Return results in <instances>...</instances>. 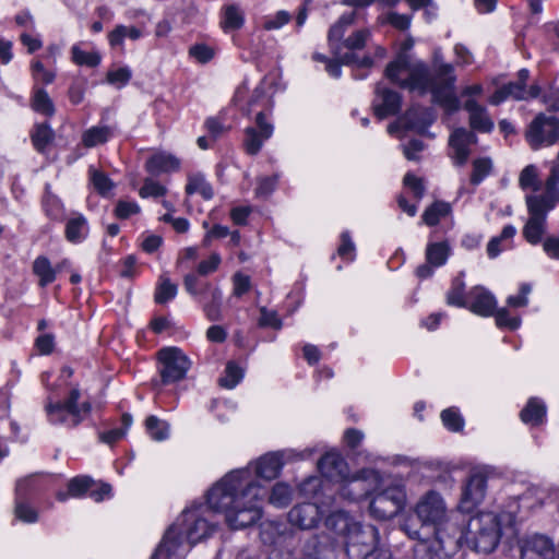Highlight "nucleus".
<instances>
[{
    "label": "nucleus",
    "instance_id": "4be33fe9",
    "mask_svg": "<svg viewBox=\"0 0 559 559\" xmlns=\"http://www.w3.org/2000/svg\"><path fill=\"white\" fill-rule=\"evenodd\" d=\"M463 107L468 112V121L473 130L488 133L493 129V121L486 107L481 106L476 99H465Z\"/></svg>",
    "mask_w": 559,
    "mask_h": 559
},
{
    "label": "nucleus",
    "instance_id": "5fc2aeb1",
    "mask_svg": "<svg viewBox=\"0 0 559 559\" xmlns=\"http://www.w3.org/2000/svg\"><path fill=\"white\" fill-rule=\"evenodd\" d=\"M189 56L199 63L204 64L214 58L215 50L206 44H195L189 48Z\"/></svg>",
    "mask_w": 559,
    "mask_h": 559
},
{
    "label": "nucleus",
    "instance_id": "e433bc0d",
    "mask_svg": "<svg viewBox=\"0 0 559 559\" xmlns=\"http://www.w3.org/2000/svg\"><path fill=\"white\" fill-rule=\"evenodd\" d=\"M293 498V490L286 483H276L270 493L269 502L276 508H284L289 504Z\"/></svg>",
    "mask_w": 559,
    "mask_h": 559
},
{
    "label": "nucleus",
    "instance_id": "a19ab883",
    "mask_svg": "<svg viewBox=\"0 0 559 559\" xmlns=\"http://www.w3.org/2000/svg\"><path fill=\"white\" fill-rule=\"evenodd\" d=\"M203 311L210 321L222 320V290L218 287L211 289V299L203 305Z\"/></svg>",
    "mask_w": 559,
    "mask_h": 559
},
{
    "label": "nucleus",
    "instance_id": "69168bd1",
    "mask_svg": "<svg viewBox=\"0 0 559 559\" xmlns=\"http://www.w3.org/2000/svg\"><path fill=\"white\" fill-rule=\"evenodd\" d=\"M44 209L46 214L53 219L60 218L63 213L60 200L49 193H47L44 199Z\"/></svg>",
    "mask_w": 559,
    "mask_h": 559
},
{
    "label": "nucleus",
    "instance_id": "6ab92c4d",
    "mask_svg": "<svg viewBox=\"0 0 559 559\" xmlns=\"http://www.w3.org/2000/svg\"><path fill=\"white\" fill-rule=\"evenodd\" d=\"M321 474L333 481H343L347 476V464L335 451L325 453L318 463Z\"/></svg>",
    "mask_w": 559,
    "mask_h": 559
},
{
    "label": "nucleus",
    "instance_id": "c85d7f7f",
    "mask_svg": "<svg viewBox=\"0 0 559 559\" xmlns=\"http://www.w3.org/2000/svg\"><path fill=\"white\" fill-rule=\"evenodd\" d=\"M520 416L522 421L525 424L533 426L539 425L546 416V405L540 400L533 397L522 409Z\"/></svg>",
    "mask_w": 559,
    "mask_h": 559
},
{
    "label": "nucleus",
    "instance_id": "473e14b6",
    "mask_svg": "<svg viewBox=\"0 0 559 559\" xmlns=\"http://www.w3.org/2000/svg\"><path fill=\"white\" fill-rule=\"evenodd\" d=\"M559 183V152L550 165V175L545 183V192L539 197L557 204Z\"/></svg>",
    "mask_w": 559,
    "mask_h": 559
},
{
    "label": "nucleus",
    "instance_id": "9d476101",
    "mask_svg": "<svg viewBox=\"0 0 559 559\" xmlns=\"http://www.w3.org/2000/svg\"><path fill=\"white\" fill-rule=\"evenodd\" d=\"M526 205L530 216L523 227V236L531 245H537L546 231L547 214L556 203L538 195H527Z\"/></svg>",
    "mask_w": 559,
    "mask_h": 559
},
{
    "label": "nucleus",
    "instance_id": "412c9836",
    "mask_svg": "<svg viewBox=\"0 0 559 559\" xmlns=\"http://www.w3.org/2000/svg\"><path fill=\"white\" fill-rule=\"evenodd\" d=\"M473 140L474 134L464 128H459L452 132L449 145L451 148V157L456 165L466 163L469 156V145Z\"/></svg>",
    "mask_w": 559,
    "mask_h": 559
},
{
    "label": "nucleus",
    "instance_id": "1a4fd4ad",
    "mask_svg": "<svg viewBox=\"0 0 559 559\" xmlns=\"http://www.w3.org/2000/svg\"><path fill=\"white\" fill-rule=\"evenodd\" d=\"M373 493L369 511L378 520H389L405 507L406 492L401 484L384 486V480L382 479L380 488Z\"/></svg>",
    "mask_w": 559,
    "mask_h": 559
},
{
    "label": "nucleus",
    "instance_id": "393cba45",
    "mask_svg": "<svg viewBox=\"0 0 559 559\" xmlns=\"http://www.w3.org/2000/svg\"><path fill=\"white\" fill-rule=\"evenodd\" d=\"M528 75V71L526 69H522L519 71L518 81L507 84L509 98L526 100L538 96L539 87L537 85H532L528 90L525 87Z\"/></svg>",
    "mask_w": 559,
    "mask_h": 559
},
{
    "label": "nucleus",
    "instance_id": "e2e57ef3",
    "mask_svg": "<svg viewBox=\"0 0 559 559\" xmlns=\"http://www.w3.org/2000/svg\"><path fill=\"white\" fill-rule=\"evenodd\" d=\"M91 180L94 188L100 194H107L114 186L111 180L104 173L95 169L91 170Z\"/></svg>",
    "mask_w": 559,
    "mask_h": 559
},
{
    "label": "nucleus",
    "instance_id": "de8ad7c7",
    "mask_svg": "<svg viewBox=\"0 0 559 559\" xmlns=\"http://www.w3.org/2000/svg\"><path fill=\"white\" fill-rule=\"evenodd\" d=\"M370 36L371 33L369 29H358L343 41L342 49L347 48L349 50L348 52L362 49Z\"/></svg>",
    "mask_w": 559,
    "mask_h": 559
},
{
    "label": "nucleus",
    "instance_id": "4c0bfd02",
    "mask_svg": "<svg viewBox=\"0 0 559 559\" xmlns=\"http://www.w3.org/2000/svg\"><path fill=\"white\" fill-rule=\"evenodd\" d=\"M71 59L78 66L97 67L102 57L97 51H84L79 44L71 47Z\"/></svg>",
    "mask_w": 559,
    "mask_h": 559
},
{
    "label": "nucleus",
    "instance_id": "49530a36",
    "mask_svg": "<svg viewBox=\"0 0 559 559\" xmlns=\"http://www.w3.org/2000/svg\"><path fill=\"white\" fill-rule=\"evenodd\" d=\"M242 370L233 361L228 362L224 376L219 379V384L226 389H234L242 379Z\"/></svg>",
    "mask_w": 559,
    "mask_h": 559
},
{
    "label": "nucleus",
    "instance_id": "052dcab7",
    "mask_svg": "<svg viewBox=\"0 0 559 559\" xmlns=\"http://www.w3.org/2000/svg\"><path fill=\"white\" fill-rule=\"evenodd\" d=\"M92 479L90 477H74L69 481L68 490L71 497H81L87 492L92 487Z\"/></svg>",
    "mask_w": 559,
    "mask_h": 559
},
{
    "label": "nucleus",
    "instance_id": "37998d69",
    "mask_svg": "<svg viewBox=\"0 0 559 559\" xmlns=\"http://www.w3.org/2000/svg\"><path fill=\"white\" fill-rule=\"evenodd\" d=\"M121 424H122V427L112 428L108 431L103 432L100 435V440L105 443L112 444V443L119 441L120 439H122L126 436L128 429L132 425L131 415H129V414L122 415Z\"/></svg>",
    "mask_w": 559,
    "mask_h": 559
},
{
    "label": "nucleus",
    "instance_id": "2eb2a0df",
    "mask_svg": "<svg viewBox=\"0 0 559 559\" xmlns=\"http://www.w3.org/2000/svg\"><path fill=\"white\" fill-rule=\"evenodd\" d=\"M530 145L537 148L542 145H551L559 139V119L543 114L538 115L526 131Z\"/></svg>",
    "mask_w": 559,
    "mask_h": 559
},
{
    "label": "nucleus",
    "instance_id": "dca6fc26",
    "mask_svg": "<svg viewBox=\"0 0 559 559\" xmlns=\"http://www.w3.org/2000/svg\"><path fill=\"white\" fill-rule=\"evenodd\" d=\"M522 559H554V543L545 535L535 534L521 542Z\"/></svg>",
    "mask_w": 559,
    "mask_h": 559
},
{
    "label": "nucleus",
    "instance_id": "cd10ccee",
    "mask_svg": "<svg viewBox=\"0 0 559 559\" xmlns=\"http://www.w3.org/2000/svg\"><path fill=\"white\" fill-rule=\"evenodd\" d=\"M33 273L38 277V284L45 287L56 280L57 270L45 255H38L32 266Z\"/></svg>",
    "mask_w": 559,
    "mask_h": 559
},
{
    "label": "nucleus",
    "instance_id": "f3484780",
    "mask_svg": "<svg viewBox=\"0 0 559 559\" xmlns=\"http://www.w3.org/2000/svg\"><path fill=\"white\" fill-rule=\"evenodd\" d=\"M324 510L316 503H302L294 507L288 513L289 522L301 530L314 527Z\"/></svg>",
    "mask_w": 559,
    "mask_h": 559
},
{
    "label": "nucleus",
    "instance_id": "ddd939ff",
    "mask_svg": "<svg viewBox=\"0 0 559 559\" xmlns=\"http://www.w3.org/2000/svg\"><path fill=\"white\" fill-rule=\"evenodd\" d=\"M340 488V496L349 501H358L377 491L382 478L374 469H361L357 474L345 477Z\"/></svg>",
    "mask_w": 559,
    "mask_h": 559
},
{
    "label": "nucleus",
    "instance_id": "7c9ffc66",
    "mask_svg": "<svg viewBox=\"0 0 559 559\" xmlns=\"http://www.w3.org/2000/svg\"><path fill=\"white\" fill-rule=\"evenodd\" d=\"M112 135V130L107 126H95L87 129L82 135V143L85 147H94L106 143Z\"/></svg>",
    "mask_w": 559,
    "mask_h": 559
},
{
    "label": "nucleus",
    "instance_id": "774afa93",
    "mask_svg": "<svg viewBox=\"0 0 559 559\" xmlns=\"http://www.w3.org/2000/svg\"><path fill=\"white\" fill-rule=\"evenodd\" d=\"M532 292V286L527 283H523L520 286V293L516 296H509L507 304L513 308L525 307L528 305V296Z\"/></svg>",
    "mask_w": 559,
    "mask_h": 559
},
{
    "label": "nucleus",
    "instance_id": "b1692460",
    "mask_svg": "<svg viewBox=\"0 0 559 559\" xmlns=\"http://www.w3.org/2000/svg\"><path fill=\"white\" fill-rule=\"evenodd\" d=\"M145 168L152 175L171 173L180 168V160L173 154L158 152L147 159Z\"/></svg>",
    "mask_w": 559,
    "mask_h": 559
},
{
    "label": "nucleus",
    "instance_id": "79ce46f5",
    "mask_svg": "<svg viewBox=\"0 0 559 559\" xmlns=\"http://www.w3.org/2000/svg\"><path fill=\"white\" fill-rule=\"evenodd\" d=\"M183 286L186 292L192 297L202 296L207 292L211 293V289H213L209 282H202L194 273L185 275Z\"/></svg>",
    "mask_w": 559,
    "mask_h": 559
},
{
    "label": "nucleus",
    "instance_id": "aec40b11",
    "mask_svg": "<svg viewBox=\"0 0 559 559\" xmlns=\"http://www.w3.org/2000/svg\"><path fill=\"white\" fill-rule=\"evenodd\" d=\"M377 96L373 102L374 114L379 119L395 115L401 107V97L396 92L377 86Z\"/></svg>",
    "mask_w": 559,
    "mask_h": 559
},
{
    "label": "nucleus",
    "instance_id": "39448f33",
    "mask_svg": "<svg viewBox=\"0 0 559 559\" xmlns=\"http://www.w3.org/2000/svg\"><path fill=\"white\" fill-rule=\"evenodd\" d=\"M513 518L507 513L480 512L472 516L464 527L460 526V539L457 547L463 543L471 549L489 554L496 549L499 544L502 525L511 524Z\"/></svg>",
    "mask_w": 559,
    "mask_h": 559
},
{
    "label": "nucleus",
    "instance_id": "c9c22d12",
    "mask_svg": "<svg viewBox=\"0 0 559 559\" xmlns=\"http://www.w3.org/2000/svg\"><path fill=\"white\" fill-rule=\"evenodd\" d=\"M87 235V223L83 216H76L67 223L66 237L71 242H81Z\"/></svg>",
    "mask_w": 559,
    "mask_h": 559
},
{
    "label": "nucleus",
    "instance_id": "f03ea898",
    "mask_svg": "<svg viewBox=\"0 0 559 559\" xmlns=\"http://www.w3.org/2000/svg\"><path fill=\"white\" fill-rule=\"evenodd\" d=\"M385 76L409 91L430 92L433 100L449 114L460 108V100L454 93V68L442 62L439 52L435 56L432 73L421 61H413L407 55L402 53L386 67Z\"/></svg>",
    "mask_w": 559,
    "mask_h": 559
},
{
    "label": "nucleus",
    "instance_id": "f257e3e1",
    "mask_svg": "<svg viewBox=\"0 0 559 559\" xmlns=\"http://www.w3.org/2000/svg\"><path fill=\"white\" fill-rule=\"evenodd\" d=\"M312 448L302 451L286 449L269 452L246 467L234 469L207 491L211 508L225 513V521L233 530L255 524L262 518L265 489L257 478L273 480L278 477L285 463L310 457Z\"/></svg>",
    "mask_w": 559,
    "mask_h": 559
},
{
    "label": "nucleus",
    "instance_id": "a878e982",
    "mask_svg": "<svg viewBox=\"0 0 559 559\" xmlns=\"http://www.w3.org/2000/svg\"><path fill=\"white\" fill-rule=\"evenodd\" d=\"M143 36V31L140 27L133 25L118 24L115 28L108 33V43L112 48H119L123 50L124 40H138Z\"/></svg>",
    "mask_w": 559,
    "mask_h": 559
},
{
    "label": "nucleus",
    "instance_id": "603ef678",
    "mask_svg": "<svg viewBox=\"0 0 559 559\" xmlns=\"http://www.w3.org/2000/svg\"><path fill=\"white\" fill-rule=\"evenodd\" d=\"M290 20L292 15L287 11L281 10L274 14H270L264 17L263 28L265 31L281 29L284 25L289 23Z\"/></svg>",
    "mask_w": 559,
    "mask_h": 559
},
{
    "label": "nucleus",
    "instance_id": "c756f323",
    "mask_svg": "<svg viewBox=\"0 0 559 559\" xmlns=\"http://www.w3.org/2000/svg\"><path fill=\"white\" fill-rule=\"evenodd\" d=\"M450 254V247L448 242H431L426 248V261L433 267H439L445 264Z\"/></svg>",
    "mask_w": 559,
    "mask_h": 559
},
{
    "label": "nucleus",
    "instance_id": "a18cd8bd",
    "mask_svg": "<svg viewBox=\"0 0 559 559\" xmlns=\"http://www.w3.org/2000/svg\"><path fill=\"white\" fill-rule=\"evenodd\" d=\"M492 170V160L488 157L477 158L473 162V173L471 182L475 186L479 185Z\"/></svg>",
    "mask_w": 559,
    "mask_h": 559
},
{
    "label": "nucleus",
    "instance_id": "4468645a",
    "mask_svg": "<svg viewBox=\"0 0 559 559\" xmlns=\"http://www.w3.org/2000/svg\"><path fill=\"white\" fill-rule=\"evenodd\" d=\"M159 374L163 384H170L182 380L189 368L190 360L177 347H166L158 352Z\"/></svg>",
    "mask_w": 559,
    "mask_h": 559
},
{
    "label": "nucleus",
    "instance_id": "338daca9",
    "mask_svg": "<svg viewBox=\"0 0 559 559\" xmlns=\"http://www.w3.org/2000/svg\"><path fill=\"white\" fill-rule=\"evenodd\" d=\"M221 262V255L213 252L206 260H203L198 264V275L205 276L214 273L218 269Z\"/></svg>",
    "mask_w": 559,
    "mask_h": 559
},
{
    "label": "nucleus",
    "instance_id": "0eeeda50",
    "mask_svg": "<svg viewBox=\"0 0 559 559\" xmlns=\"http://www.w3.org/2000/svg\"><path fill=\"white\" fill-rule=\"evenodd\" d=\"M44 411L49 424L72 428L90 415L92 405L87 400L82 401V392L74 385L70 388L63 401H55L48 396Z\"/></svg>",
    "mask_w": 559,
    "mask_h": 559
},
{
    "label": "nucleus",
    "instance_id": "f8f14e48",
    "mask_svg": "<svg viewBox=\"0 0 559 559\" xmlns=\"http://www.w3.org/2000/svg\"><path fill=\"white\" fill-rule=\"evenodd\" d=\"M488 473L485 468H474L461 486L457 510L469 513L483 503L487 493Z\"/></svg>",
    "mask_w": 559,
    "mask_h": 559
},
{
    "label": "nucleus",
    "instance_id": "0e129e2a",
    "mask_svg": "<svg viewBox=\"0 0 559 559\" xmlns=\"http://www.w3.org/2000/svg\"><path fill=\"white\" fill-rule=\"evenodd\" d=\"M355 243L352 240L349 233L344 231L341 235V245L337 249V253L341 258L353 261L355 258Z\"/></svg>",
    "mask_w": 559,
    "mask_h": 559
},
{
    "label": "nucleus",
    "instance_id": "2f4dec72",
    "mask_svg": "<svg viewBox=\"0 0 559 559\" xmlns=\"http://www.w3.org/2000/svg\"><path fill=\"white\" fill-rule=\"evenodd\" d=\"M186 192L188 194L198 193L205 200H211L214 195L212 186L201 174H193L189 176Z\"/></svg>",
    "mask_w": 559,
    "mask_h": 559
},
{
    "label": "nucleus",
    "instance_id": "58836bf2",
    "mask_svg": "<svg viewBox=\"0 0 559 559\" xmlns=\"http://www.w3.org/2000/svg\"><path fill=\"white\" fill-rule=\"evenodd\" d=\"M177 292V285L171 283L168 276L162 275L155 289L154 299L157 304H166L176 297Z\"/></svg>",
    "mask_w": 559,
    "mask_h": 559
},
{
    "label": "nucleus",
    "instance_id": "680f3d73",
    "mask_svg": "<svg viewBox=\"0 0 559 559\" xmlns=\"http://www.w3.org/2000/svg\"><path fill=\"white\" fill-rule=\"evenodd\" d=\"M496 323L499 328L516 330L521 325V319L519 317H511L509 311L502 308L496 312Z\"/></svg>",
    "mask_w": 559,
    "mask_h": 559
},
{
    "label": "nucleus",
    "instance_id": "09e8293b",
    "mask_svg": "<svg viewBox=\"0 0 559 559\" xmlns=\"http://www.w3.org/2000/svg\"><path fill=\"white\" fill-rule=\"evenodd\" d=\"M464 282L460 278L454 280L447 295V302L451 306L466 307L467 301L464 296Z\"/></svg>",
    "mask_w": 559,
    "mask_h": 559
},
{
    "label": "nucleus",
    "instance_id": "bf43d9fd",
    "mask_svg": "<svg viewBox=\"0 0 559 559\" xmlns=\"http://www.w3.org/2000/svg\"><path fill=\"white\" fill-rule=\"evenodd\" d=\"M31 69H32L33 79L36 82H39L43 84H50L53 82V80L56 78V73L51 70H47L44 67V64L38 60L32 62Z\"/></svg>",
    "mask_w": 559,
    "mask_h": 559
},
{
    "label": "nucleus",
    "instance_id": "bb28decb",
    "mask_svg": "<svg viewBox=\"0 0 559 559\" xmlns=\"http://www.w3.org/2000/svg\"><path fill=\"white\" fill-rule=\"evenodd\" d=\"M516 228L513 225L503 227L500 235L492 237L487 243V254L490 259L497 258L501 252L512 248Z\"/></svg>",
    "mask_w": 559,
    "mask_h": 559
},
{
    "label": "nucleus",
    "instance_id": "8fccbe9b",
    "mask_svg": "<svg viewBox=\"0 0 559 559\" xmlns=\"http://www.w3.org/2000/svg\"><path fill=\"white\" fill-rule=\"evenodd\" d=\"M132 76V71L129 67H120L117 69L109 70L107 72L106 80L109 84L121 88L126 86Z\"/></svg>",
    "mask_w": 559,
    "mask_h": 559
},
{
    "label": "nucleus",
    "instance_id": "f704fd0d",
    "mask_svg": "<svg viewBox=\"0 0 559 559\" xmlns=\"http://www.w3.org/2000/svg\"><path fill=\"white\" fill-rule=\"evenodd\" d=\"M452 209L450 203L438 201L431 204L423 214V222L428 226L437 225L441 218L448 216Z\"/></svg>",
    "mask_w": 559,
    "mask_h": 559
},
{
    "label": "nucleus",
    "instance_id": "72a5a7b5",
    "mask_svg": "<svg viewBox=\"0 0 559 559\" xmlns=\"http://www.w3.org/2000/svg\"><path fill=\"white\" fill-rule=\"evenodd\" d=\"M145 428L148 436L155 441H164L169 438L170 426L167 421L151 415L145 420Z\"/></svg>",
    "mask_w": 559,
    "mask_h": 559
},
{
    "label": "nucleus",
    "instance_id": "6e6d98bb",
    "mask_svg": "<svg viewBox=\"0 0 559 559\" xmlns=\"http://www.w3.org/2000/svg\"><path fill=\"white\" fill-rule=\"evenodd\" d=\"M379 23H388L400 31H405L411 25V16L406 14H400L396 12H389L385 15H381L379 17Z\"/></svg>",
    "mask_w": 559,
    "mask_h": 559
},
{
    "label": "nucleus",
    "instance_id": "9b49d317",
    "mask_svg": "<svg viewBox=\"0 0 559 559\" xmlns=\"http://www.w3.org/2000/svg\"><path fill=\"white\" fill-rule=\"evenodd\" d=\"M356 19L355 12L343 14L338 21L333 24L329 31L328 39L332 52L336 56L345 66H356L360 69L370 68L373 64V60L370 56L358 57L355 52H343L341 39L343 38L345 31L350 26Z\"/></svg>",
    "mask_w": 559,
    "mask_h": 559
},
{
    "label": "nucleus",
    "instance_id": "ea45409f",
    "mask_svg": "<svg viewBox=\"0 0 559 559\" xmlns=\"http://www.w3.org/2000/svg\"><path fill=\"white\" fill-rule=\"evenodd\" d=\"M32 108L43 115L52 116L55 107L51 98L44 88H34Z\"/></svg>",
    "mask_w": 559,
    "mask_h": 559
},
{
    "label": "nucleus",
    "instance_id": "a211bd4d",
    "mask_svg": "<svg viewBox=\"0 0 559 559\" xmlns=\"http://www.w3.org/2000/svg\"><path fill=\"white\" fill-rule=\"evenodd\" d=\"M466 307L477 316L490 317L496 310L497 300L489 290L481 286H476L468 293Z\"/></svg>",
    "mask_w": 559,
    "mask_h": 559
},
{
    "label": "nucleus",
    "instance_id": "13d9d810",
    "mask_svg": "<svg viewBox=\"0 0 559 559\" xmlns=\"http://www.w3.org/2000/svg\"><path fill=\"white\" fill-rule=\"evenodd\" d=\"M233 296L239 298L251 289V278L241 272L233 275Z\"/></svg>",
    "mask_w": 559,
    "mask_h": 559
},
{
    "label": "nucleus",
    "instance_id": "c03bdc74",
    "mask_svg": "<svg viewBox=\"0 0 559 559\" xmlns=\"http://www.w3.org/2000/svg\"><path fill=\"white\" fill-rule=\"evenodd\" d=\"M52 139L53 132L50 127L45 123L36 126L32 133L33 144L38 152H44Z\"/></svg>",
    "mask_w": 559,
    "mask_h": 559
},
{
    "label": "nucleus",
    "instance_id": "6e6552de",
    "mask_svg": "<svg viewBox=\"0 0 559 559\" xmlns=\"http://www.w3.org/2000/svg\"><path fill=\"white\" fill-rule=\"evenodd\" d=\"M267 99L262 90L257 88L248 103L247 115L255 112V126L245 130L243 146L249 155H257L264 142L269 140L274 131L273 126L266 120L265 112L259 107H265Z\"/></svg>",
    "mask_w": 559,
    "mask_h": 559
},
{
    "label": "nucleus",
    "instance_id": "3c124183",
    "mask_svg": "<svg viewBox=\"0 0 559 559\" xmlns=\"http://www.w3.org/2000/svg\"><path fill=\"white\" fill-rule=\"evenodd\" d=\"M519 183L523 190H538V175L537 169L534 165H528L521 171L519 177Z\"/></svg>",
    "mask_w": 559,
    "mask_h": 559
},
{
    "label": "nucleus",
    "instance_id": "7ed1b4c3",
    "mask_svg": "<svg viewBox=\"0 0 559 559\" xmlns=\"http://www.w3.org/2000/svg\"><path fill=\"white\" fill-rule=\"evenodd\" d=\"M206 503L186 509L166 531L151 559H185L192 545L210 536L215 528L209 519L210 510L222 511L211 508L207 499Z\"/></svg>",
    "mask_w": 559,
    "mask_h": 559
},
{
    "label": "nucleus",
    "instance_id": "4d7b16f0",
    "mask_svg": "<svg viewBox=\"0 0 559 559\" xmlns=\"http://www.w3.org/2000/svg\"><path fill=\"white\" fill-rule=\"evenodd\" d=\"M277 176L260 177L257 181V188L254 190L255 197L259 199L267 198L276 188Z\"/></svg>",
    "mask_w": 559,
    "mask_h": 559
},
{
    "label": "nucleus",
    "instance_id": "864d4df0",
    "mask_svg": "<svg viewBox=\"0 0 559 559\" xmlns=\"http://www.w3.org/2000/svg\"><path fill=\"white\" fill-rule=\"evenodd\" d=\"M441 420L447 429L454 432L462 430L464 427L462 416L459 411L453 407L447 408L441 413Z\"/></svg>",
    "mask_w": 559,
    "mask_h": 559
},
{
    "label": "nucleus",
    "instance_id": "423d86ee",
    "mask_svg": "<svg viewBox=\"0 0 559 559\" xmlns=\"http://www.w3.org/2000/svg\"><path fill=\"white\" fill-rule=\"evenodd\" d=\"M325 526L345 539L349 555L367 557L377 547L378 530L372 525H361L344 511L331 512L325 519Z\"/></svg>",
    "mask_w": 559,
    "mask_h": 559
},
{
    "label": "nucleus",
    "instance_id": "20e7f679",
    "mask_svg": "<svg viewBox=\"0 0 559 559\" xmlns=\"http://www.w3.org/2000/svg\"><path fill=\"white\" fill-rule=\"evenodd\" d=\"M414 512L421 526H431L433 537L439 544V549L447 554L457 548L460 539V525L456 516L448 509L442 495L436 490H429L419 497Z\"/></svg>",
    "mask_w": 559,
    "mask_h": 559
},
{
    "label": "nucleus",
    "instance_id": "5701e85b",
    "mask_svg": "<svg viewBox=\"0 0 559 559\" xmlns=\"http://www.w3.org/2000/svg\"><path fill=\"white\" fill-rule=\"evenodd\" d=\"M246 22L245 11L239 3H227L219 11V27L224 33L242 28Z\"/></svg>",
    "mask_w": 559,
    "mask_h": 559
}]
</instances>
